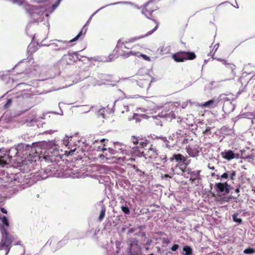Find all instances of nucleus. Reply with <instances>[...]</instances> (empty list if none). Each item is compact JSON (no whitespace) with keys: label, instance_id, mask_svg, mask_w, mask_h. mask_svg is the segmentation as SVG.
<instances>
[{"label":"nucleus","instance_id":"1","mask_svg":"<svg viewBox=\"0 0 255 255\" xmlns=\"http://www.w3.org/2000/svg\"><path fill=\"white\" fill-rule=\"evenodd\" d=\"M40 150V147L39 144H36V147L35 148H31V151L27 154V157L24 158V160H22L20 164L19 167L21 172L13 175L11 178V181L17 182L22 185L28 183L30 177L26 174L34 169L35 162L41 159L42 157L45 158L46 160H48L47 157L39 154Z\"/></svg>","mask_w":255,"mask_h":255},{"label":"nucleus","instance_id":"2","mask_svg":"<svg viewBox=\"0 0 255 255\" xmlns=\"http://www.w3.org/2000/svg\"><path fill=\"white\" fill-rule=\"evenodd\" d=\"M131 141L133 143V146L130 145L129 146L130 150L126 149L127 146L122 143L116 142L114 143V149L109 148V151L112 154L120 152L123 154L129 155L130 154L132 156L139 157L144 156L142 148L147 146L148 142L146 140L138 139L137 137L132 136L131 138Z\"/></svg>","mask_w":255,"mask_h":255},{"label":"nucleus","instance_id":"3","mask_svg":"<svg viewBox=\"0 0 255 255\" xmlns=\"http://www.w3.org/2000/svg\"><path fill=\"white\" fill-rule=\"evenodd\" d=\"M36 147V145L31 146L28 144L21 143L15 147H11L3 155L0 156V166L4 167L12 161L15 162L17 159L13 158L16 156L20 157L27 155L30 151H31V148H35Z\"/></svg>","mask_w":255,"mask_h":255},{"label":"nucleus","instance_id":"4","mask_svg":"<svg viewBox=\"0 0 255 255\" xmlns=\"http://www.w3.org/2000/svg\"><path fill=\"white\" fill-rule=\"evenodd\" d=\"M87 32V29L85 26L82 28L78 34L72 39L69 41L54 39L51 41V43L47 46L50 47L52 52L63 51L68 49L70 45L69 43L77 40L82 35L84 36Z\"/></svg>","mask_w":255,"mask_h":255},{"label":"nucleus","instance_id":"5","mask_svg":"<svg viewBox=\"0 0 255 255\" xmlns=\"http://www.w3.org/2000/svg\"><path fill=\"white\" fill-rule=\"evenodd\" d=\"M72 138V136L65 135L63 140V144H65V146H68V148L70 149L68 151L69 154H72L76 150H79L82 152L86 151V150L87 149V147L88 146V144L86 143L85 140L83 141L82 139L78 140L76 142V143H75V146L77 147H75L73 149L70 148V146L72 145V143L71 142Z\"/></svg>","mask_w":255,"mask_h":255},{"label":"nucleus","instance_id":"6","mask_svg":"<svg viewBox=\"0 0 255 255\" xmlns=\"http://www.w3.org/2000/svg\"><path fill=\"white\" fill-rule=\"evenodd\" d=\"M2 236L0 242V251L4 250L5 251V255H8L11 248V244L13 238L11 235L6 232L4 229H2Z\"/></svg>","mask_w":255,"mask_h":255},{"label":"nucleus","instance_id":"7","mask_svg":"<svg viewBox=\"0 0 255 255\" xmlns=\"http://www.w3.org/2000/svg\"><path fill=\"white\" fill-rule=\"evenodd\" d=\"M175 109V106L173 104H165L163 108V110L158 114L157 117L170 120L175 119L176 117L174 113Z\"/></svg>","mask_w":255,"mask_h":255},{"label":"nucleus","instance_id":"8","mask_svg":"<svg viewBox=\"0 0 255 255\" xmlns=\"http://www.w3.org/2000/svg\"><path fill=\"white\" fill-rule=\"evenodd\" d=\"M77 60H81V59L77 52H68L62 56L59 63L62 64L63 65H70Z\"/></svg>","mask_w":255,"mask_h":255},{"label":"nucleus","instance_id":"9","mask_svg":"<svg viewBox=\"0 0 255 255\" xmlns=\"http://www.w3.org/2000/svg\"><path fill=\"white\" fill-rule=\"evenodd\" d=\"M195 57V53L192 52H180L172 55L173 59L177 62H183L186 60H193Z\"/></svg>","mask_w":255,"mask_h":255},{"label":"nucleus","instance_id":"10","mask_svg":"<svg viewBox=\"0 0 255 255\" xmlns=\"http://www.w3.org/2000/svg\"><path fill=\"white\" fill-rule=\"evenodd\" d=\"M127 44H125V43L123 42V38L120 39L117 42L115 51H116V53L118 54L117 55H113V57L115 58L116 57V58H117L119 56L122 57L124 58V56L123 54L124 53H127L129 51L126 50V49H129V48L127 47Z\"/></svg>","mask_w":255,"mask_h":255},{"label":"nucleus","instance_id":"11","mask_svg":"<svg viewBox=\"0 0 255 255\" xmlns=\"http://www.w3.org/2000/svg\"><path fill=\"white\" fill-rule=\"evenodd\" d=\"M152 20L156 23V26H155V27L153 29H152V30L148 31L146 34H145L144 35L139 36H135V37H133L132 38L127 39L126 40H125L123 38V42L125 43V44H128V43H129L134 42L141 38H144L146 36H148V35H151L157 29L158 25H159V23L156 20L153 19Z\"/></svg>","mask_w":255,"mask_h":255},{"label":"nucleus","instance_id":"12","mask_svg":"<svg viewBox=\"0 0 255 255\" xmlns=\"http://www.w3.org/2000/svg\"><path fill=\"white\" fill-rule=\"evenodd\" d=\"M219 100L218 99H213L206 102L202 103L199 106L202 108L212 109L217 106Z\"/></svg>","mask_w":255,"mask_h":255},{"label":"nucleus","instance_id":"13","mask_svg":"<svg viewBox=\"0 0 255 255\" xmlns=\"http://www.w3.org/2000/svg\"><path fill=\"white\" fill-rule=\"evenodd\" d=\"M217 60L222 62L227 68L231 70L232 78H234L236 75L235 70L236 68V66L232 63H228L227 61L224 59L217 58Z\"/></svg>","mask_w":255,"mask_h":255},{"label":"nucleus","instance_id":"14","mask_svg":"<svg viewBox=\"0 0 255 255\" xmlns=\"http://www.w3.org/2000/svg\"><path fill=\"white\" fill-rule=\"evenodd\" d=\"M144 147H143L142 148V150H143V148H144ZM144 152V151H143ZM144 154V156H145V155L146 156H147L148 157L151 158V159H156V158H158V150L156 149V148L155 147H152V145H151L148 149L147 153L146 154ZM143 157V156H142Z\"/></svg>","mask_w":255,"mask_h":255},{"label":"nucleus","instance_id":"15","mask_svg":"<svg viewBox=\"0 0 255 255\" xmlns=\"http://www.w3.org/2000/svg\"><path fill=\"white\" fill-rule=\"evenodd\" d=\"M229 187V186L227 182L218 183L215 184V188L217 191L225 192L227 194L229 193L230 192Z\"/></svg>","mask_w":255,"mask_h":255},{"label":"nucleus","instance_id":"16","mask_svg":"<svg viewBox=\"0 0 255 255\" xmlns=\"http://www.w3.org/2000/svg\"><path fill=\"white\" fill-rule=\"evenodd\" d=\"M131 4L130 2H128V1H119V2H114V3H111V4H107L105 6H102L101 7V8H100L99 9H98L97 10H96L95 12H94L92 15L90 17V18H89L88 20L87 21V23H86V24L83 27V28L85 26V28H86L87 29V30H88V28L87 27H86V25L88 24V23H89V22L91 21V20L92 19L93 16L96 14L98 12H99L100 10L104 8L105 7L108 6H109V5H116V4Z\"/></svg>","mask_w":255,"mask_h":255},{"label":"nucleus","instance_id":"17","mask_svg":"<svg viewBox=\"0 0 255 255\" xmlns=\"http://www.w3.org/2000/svg\"><path fill=\"white\" fill-rule=\"evenodd\" d=\"M136 83L140 88L147 90L150 87L151 81L149 79H140L136 80Z\"/></svg>","mask_w":255,"mask_h":255},{"label":"nucleus","instance_id":"18","mask_svg":"<svg viewBox=\"0 0 255 255\" xmlns=\"http://www.w3.org/2000/svg\"><path fill=\"white\" fill-rule=\"evenodd\" d=\"M201 172V170H195L191 171V178L190 180H191L192 182H195L196 181H197V183L196 185H198L200 183V181L201 179L200 175V173Z\"/></svg>","mask_w":255,"mask_h":255},{"label":"nucleus","instance_id":"19","mask_svg":"<svg viewBox=\"0 0 255 255\" xmlns=\"http://www.w3.org/2000/svg\"><path fill=\"white\" fill-rule=\"evenodd\" d=\"M0 220L2 222V224H0V230L1 234H2V229H4L6 230V232H8L7 229L9 227V222L7 217L5 216H0Z\"/></svg>","mask_w":255,"mask_h":255},{"label":"nucleus","instance_id":"20","mask_svg":"<svg viewBox=\"0 0 255 255\" xmlns=\"http://www.w3.org/2000/svg\"><path fill=\"white\" fill-rule=\"evenodd\" d=\"M175 160L176 162L180 163L182 162L183 163H185L186 161V159L185 157L181 154H174L171 157L169 158V161L171 162Z\"/></svg>","mask_w":255,"mask_h":255},{"label":"nucleus","instance_id":"21","mask_svg":"<svg viewBox=\"0 0 255 255\" xmlns=\"http://www.w3.org/2000/svg\"><path fill=\"white\" fill-rule=\"evenodd\" d=\"M187 152L188 154L193 157L198 156L199 155V150L197 147H188L186 148Z\"/></svg>","mask_w":255,"mask_h":255},{"label":"nucleus","instance_id":"22","mask_svg":"<svg viewBox=\"0 0 255 255\" xmlns=\"http://www.w3.org/2000/svg\"><path fill=\"white\" fill-rule=\"evenodd\" d=\"M235 109V106L232 102L229 101L225 102L223 105V109L227 112L230 113L233 112Z\"/></svg>","mask_w":255,"mask_h":255},{"label":"nucleus","instance_id":"23","mask_svg":"<svg viewBox=\"0 0 255 255\" xmlns=\"http://www.w3.org/2000/svg\"><path fill=\"white\" fill-rule=\"evenodd\" d=\"M221 155L225 159L228 160H231L235 157L234 153L231 150L222 152Z\"/></svg>","mask_w":255,"mask_h":255},{"label":"nucleus","instance_id":"24","mask_svg":"<svg viewBox=\"0 0 255 255\" xmlns=\"http://www.w3.org/2000/svg\"><path fill=\"white\" fill-rule=\"evenodd\" d=\"M70 237V234L68 233L64 237V238L62 240H61L57 243L56 249H59L61 247L65 245L67 243L68 241L69 240Z\"/></svg>","mask_w":255,"mask_h":255},{"label":"nucleus","instance_id":"25","mask_svg":"<svg viewBox=\"0 0 255 255\" xmlns=\"http://www.w3.org/2000/svg\"><path fill=\"white\" fill-rule=\"evenodd\" d=\"M113 55H110L108 58H104L102 57H93V59L94 61H101V62H111L116 59V57H112Z\"/></svg>","mask_w":255,"mask_h":255},{"label":"nucleus","instance_id":"26","mask_svg":"<svg viewBox=\"0 0 255 255\" xmlns=\"http://www.w3.org/2000/svg\"><path fill=\"white\" fill-rule=\"evenodd\" d=\"M134 47H135V46L132 47L131 48V50L129 51L128 52V53H124V54H123V55L124 56V58H128L130 56H133L134 57H139V55H140V52H138V51H135V50H132Z\"/></svg>","mask_w":255,"mask_h":255},{"label":"nucleus","instance_id":"27","mask_svg":"<svg viewBox=\"0 0 255 255\" xmlns=\"http://www.w3.org/2000/svg\"><path fill=\"white\" fill-rule=\"evenodd\" d=\"M183 255H193L192 249L188 246H185L183 248Z\"/></svg>","mask_w":255,"mask_h":255},{"label":"nucleus","instance_id":"28","mask_svg":"<svg viewBox=\"0 0 255 255\" xmlns=\"http://www.w3.org/2000/svg\"><path fill=\"white\" fill-rule=\"evenodd\" d=\"M241 158L243 159H248L249 161L254 160L255 159V153H253L251 154L246 155H244V152L242 151Z\"/></svg>","mask_w":255,"mask_h":255},{"label":"nucleus","instance_id":"29","mask_svg":"<svg viewBox=\"0 0 255 255\" xmlns=\"http://www.w3.org/2000/svg\"><path fill=\"white\" fill-rule=\"evenodd\" d=\"M219 47V43H217L215 45L213 50L210 52L209 55L211 56L213 59L217 60V57H215L214 55Z\"/></svg>","mask_w":255,"mask_h":255},{"label":"nucleus","instance_id":"30","mask_svg":"<svg viewBox=\"0 0 255 255\" xmlns=\"http://www.w3.org/2000/svg\"><path fill=\"white\" fill-rule=\"evenodd\" d=\"M106 213V208L104 206H103L100 212V214L99 217V220L102 221L105 217Z\"/></svg>","mask_w":255,"mask_h":255},{"label":"nucleus","instance_id":"31","mask_svg":"<svg viewBox=\"0 0 255 255\" xmlns=\"http://www.w3.org/2000/svg\"><path fill=\"white\" fill-rule=\"evenodd\" d=\"M178 167V163H176L175 164H172L171 165V168L169 169V170L168 171V173L170 174H174L175 173V169Z\"/></svg>","mask_w":255,"mask_h":255},{"label":"nucleus","instance_id":"32","mask_svg":"<svg viewBox=\"0 0 255 255\" xmlns=\"http://www.w3.org/2000/svg\"><path fill=\"white\" fill-rule=\"evenodd\" d=\"M255 253V249L252 248H249L246 249L244 251V253L245 254H252Z\"/></svg>","mask_w":255,"mask_h":255},{"label":"nucleus","instance_id":"33","mask_svg":"<svg viewBox=\"0 0 255 255\" xmlns=\"http://www.w3.org/2000/svg\"><path fill=\"white\" fill-rule=\"evenodd\" d=\"M233 219L235 222H236L238 224H241L242 222V220L241 218H238V215L236 214L233 215Z\"/></svg>","mask_w":255,"mask_h":255},{"label":"nucleus","instance_id":"34","mask_svg":"<svg viewBox=\"0 0 255 255\" xmlns=\"http://www.w3.org/2000/svg\"><path fill=\"white\" fill-rule=\"evenodd\" d=\"M121 209H122V211L124 213H125L126 214H129L130 211H129V208L127 206H122L121 207Z\"/></svg>","mask_w":255,"mask_h":255},{"label":"nucleus","instance_id":"35","mask_svg":"<svg viewBox=\"0 0 255 255\" xmlns=\"http://www.w3.org/2000/svg\"><path fill=\"white\" fill-rule=\"evenodd\" d=\"M229 172V177L231 180H234L236 175V172L235 171H231Z\"/></svg>","mask_w":255,"mask_h":255},{"label":"nucleus","instance_id":"36","mask_svg":"<svg viewBox=\"0 0 255 255\" xmlns=\"http://www.w3.org/2000/svg\"><path fill=\"white\" fill-rule=\"evenodd\" d=\"M12 104V99H8L6 102V103L4 105L3 107L4 109H7L9 108Z\"/></svg>","mask_w":255,"mask_h":255},{"label":"nucleus","instance_id":"37","mask_svg":"<svg viewBox=\"0 0 255 255\" xmlns=\"http://www.w3.org/2000/svg\"><path fill=\"white\" fill-rule=\"evenodd\" d=\"M246 116L247 117V118L250 119H255V112L247 113L246 114Z\"/></svg>","mask_w":255,"mask_h":255},{"label":"nucleus","instance_id":"38","mask_svg":"<svg viewBox=\"0 0 255 255\" xmlns=\"http://www.w3.org/2000/svg\"><path fill=\"white\" fill-rule=\"evenodd\" d=\"M46 173V175L45 176L44 174H43L42 176V178L43 179H46L48 177H49V176H50L51 174L50 173V171H49V169H46V170H45L44 171V173Z\"/></svg>","mask_w":255,"mask_h":255},{"label":"nucleus","instance_id":"39","mask_svg":"<svg viewBox=\"0 0 255 255\" xmlns=\"http://www.w3.org/2000/svg\"><path fill=\"white\" fill-rule=\"evenodd\" d=\"M228 178H230L229 172H228V171L225 172L221 176V180L223 179H227Z\"/></svg>","mask_w":255,"mask_h":255},{"label":"nucleus","instance_id":"40","mask_svg":"<svg viewBox=\"0 0 255 255\" xmlns=\"http://www.w3.org/2000/svg\"><path fill=\"white\" fill-rule=\"evenodd\" d=\"M30 27H31V24H30V23H29L26 26V33L28 35H29V36L32 37V38L33 39L34 38L35 35H33L32 34L29 33V30L30 28Z\"/></svg>","mask_w":255,"mask_h":255},{"label":"nucleus","instance_id":"41","mask_svg":"<svg viewBox=\"0 0 255 255\" xmlns=\"http://www.w3.org/2000/svg\"><path fill=\"white\" fill-rule=\"evenodd\" d=\"M140 116L136 114H133V119L135 120L136 122H139L140 121Z\"/></svg>","mask_w":255,"mask_h":255},{"label":"nucleus","instance_id":"42","mask_svg":"<svg viewBox=\"0 0 255 255\" xmlns=\"http://www.w3.org/2000/svg\"><path fill=\"white\" fill-rule=\"evenodd\" d=\"M158 158L160 160L163 161L164 163L166 161L167 157L166 155H161Z\"/></svg>","mask_w":255,"mask_h":255},{"label":"nucleus","instance_id":"43","mask_svg":"<svg viewBox=\"0 0 255 255\" xmlns=\"http://www.w3.org/2000/svg\"><path fill=\"white\" fill-rule=\"evenodd\" d=\"M139 57H142V58L145 60H147V61L150 60V58L149 57H148L146 55L141 54L140 53Z\"/></svg>","mask_w":255,"mask_h":255},{"label":"nucleus","instance_id":"44","mask_svg":"<svg viewBox=\"0 0 255 255\" xmlns=\"http://www.w3.org/2000/svg\"><path fill=\"white\" fill-rule=\"evenodd\" d=\"M105 110V108L101 109L98 111L99 115L102 116L103 118H105V117H104V113Z\"/></svg>","mask_w":255,"mask_h":255},{"label":"nucleus","instance_id":"45","mask_svg":"<svg viewBox=\"0 0 255 255\" xmlns=\"http://www.w3.org/2000/svg\"><path fill=\"white\" fill-rule=\"evenodd\" d=\"M181 134H182L181 130H179L177 131H176L175 134H173V135L174 137H175V135H176V137L177 138H179L181 135Z\"/></svg>","mask_w":255,"mask_h":255},{"label":"nucleus","instance_id":"46","mask_svg":"<svg viewBox=\"0 0 255 255\" xmlns=\"http://www.w3.org/2000/svg\"><path fill=\"white\" fill-rule=\"evenodd\" d=\"M179 248V245L177 244H174L171 248V250L172 251H176Z\"/></svg>","mask_w":255,"mask_h":255},{"label":"nucleus","instance_id":"47","mask_svg":"<svg viewBox=\"0 0 255 255\" xmlns=\"http://www.w3.org/2000/svg\"><path fill=\"white\" fill-rule=\"evenodd\" d=\"M124 110L122 111V113H124L125 112H129L130 111V108L128 106H124Z\"/></svg>","mask_w":255,"mask_h":255},{"label":"nucleus","instance_id":"48","mask_svg":"<svg viewBox=\"0 0 255 255\" xmlns=\"http://www.w3.org/2000/svg\"><path fill=\"white\" fill-rule=\"evenodd\" d=\"M156 138L161 139L164 142H168V140L166 137L164 136H156Z\"/></svg>","mask_w":255,"mask_h":255},{"label":"nucleus","instance_id":"49","mask_svg":"<svg viewBox=\"0 0 255 255\" xmlns=\"http://www.w3.org/2000/svg\"><path fill=\"white\" fill-rule=\"evenodd\" d=\"M136 172L139 173L140 176H142L144 174V172L142 171L139 169H136Z\"/></svg>","mask_w":255,"mask_h":255},{"label":"nucleus","instance_id":"50","mask_svg":"<svg viewBox=\"0 0 255 255\" xmlns=\"http://www.w3.org/2000/svg\"><path fill=\"white\" fill-rule=\"evenodd\" d=\"M122 159L124 160V161H133V160H134V159L132 158H127L126 157H122Z\"/></svg>","mask_w":255,"mask_h":255},{"label":"nucleus","instance_id":"51","mask_svg":"<svg viewBox=\"0 0 255 255\" xmlns=\"http://www.w3.org/2000/svg\"><path fill=\"white\" fill-rule=\"evenodd\" d=\"M52 240L51 239H49L48 240V241L47 242V243H46L45 246H47V245L50 246L52 244Z\"/></svg>","mask_w":255,"mask_h":255},{"label":"nucleus","instance_id":"52","mask_svg":"<svg viewBox=\"0 0 255 255\" xmlns=\"http://www.w3.org/2000/svg\"><path fill=\"white\" fill-rule=\"evenodd\" d=\"M135 231V229L134 228L130 229L128 231V234H131V233H133Z\"/></svg>","mask_w":255,"mask_h":255},{"label":"nucleus","instance_id":"53","mask_svg":"<svg viewBox=\"0 0 255 255\" xmlns=\"http://www.w3.org/2000/svg\"><path fill=\"white\" fill-rule=\"evenodd\" d=\"M188 102H190V101H187L186 103H184L182 105V108H185L187 105Z\"/></svg>","mask_w":255,"mask_h":255},{"label":"nucleus","instance_id":"54","mask_svg":"<svg viewBox=\"0 0 255 255\" xmlns=\"http://www.w3.org/2000/svg\"><path fill=\"white\" fill-rule=\"evenodd\" d=\"M210 130V128L207 127L206 129L203 131L204 133H207Z\"/></svg>","mask_w":255,"mask_h":255},{"label":"nucleus","instance_id":"55","mask_svg":"<svg viewBox=\"0 0 255 255\" xmlns=\"http://www.w3.org/2000/svg\"><path fill=\"white\" fill-rule=\"evenodd\" d=\"M0 210H1V212L4 214H7V213L6 210L4 208H1Z\"/></svg>","mask_w":255,"mask_h":255},{"label":"nucleus","instance_id":"56","mask_svg":"<svg viewBox=\"0 0 255 255\" xmlns=\"http://www.w3.org/2000/svg\"><path fill=\"white\" fill-rule=\"evenodd\" d=\"M163 179H167V178H171V176H170L168 174H165L162 177Z\"/></svg>","mask_w":255,"mask_h":255},{"label":"nucleus","instance_id":"57","mask_svg":"<svg viewBox=\"0 0 255 255\" xmlns=\"http://www.w3.org/2000/svg\"><path fill=\"white\" fill-rule=\"evenodd\" d=\"M208 168H209L210 169H211V170H215V167H214V166H211L210 163H209V164H208Z\"/></svg>","mask_w":255,"mask_h":255},{"label":"nucleus","instance_id":"58","mask_svg":"<svg viewBox=\"0 0 255 255\" xmlns=\"http://www.w3.org/2000/svg\"><path fill=\"white\" fill-rule=\"evenodd\" d=\"M188 139L187 138H184L183 141H182V143H186L187 142Z\"/></svg>","mask_w":255,"mask_h":255},{"label":"nucleus","instance_id":"59","mask_svg":"<svg viewBox=\"0 0 255 255\" xmlns=\"http://www.w3.org/2000/svg\"><path fill=\"white\" fill-rule=\"evenodd\" d=\"M133 120V115H132V116H128V120L129 121H131V120Z\"/></svg>","mask_w":255,"mask_h":255},{"label":"nucleus","instance_id":"60","mask_svg":"<svg viewBox=\"0 0 255 255\" xmlns=\"http://www.w3.org/2000/svg\"><path fill=\"white\" fill-rule=\"evenodd\" d=\"M21 95H18L17 96H13V97L12 98L13 99H14V98H21Z\"/></svg>","mask_w":255,"mask_h":255},{"label":"nucleus","instance_id":"61","mask_svg":"<svg viewBox=\"0 0 255 255\" xmlns=\"http://www.w3.org/2000/svg\"><path fill=\"white\" fill-rule=\"evenodd\" d=\"M235 191L236 193L238 194L240 192V189L239 188H236L235 190Z\"/></svg>","mask_w":255,"mask_h":255},{"label":"nucleus","instance_id":"62","mask_svg":"<svg viewBox=\"0 0 255 255\" xmlns=\"http://www.w3.org/2000/svg\"><path fill=\"white\" fill-rule=\"evenodd\" d=\"M211 175L213 177V176H215L216 175V174L214 172H212L211 173Z\"/></svg>","mask_w":255,"mask_h":255},{"label":"nucleus","instance_id":"63","mask_svg":"<svg viewBox=\"0 0 255 255\" xmlns=\"http://www.w3.org/2000/svg\"><path fill=\"white\" fill-rule=\"evenodd\" d=\"M166 146L168 148H170L171 146L169 144L166 143Z\"/></svg>","mask_w":255,"mask_h":255},{"label":"nucleus","instance_id":"64","mask_svg":"<svg viewBox=\"0 0 255 255\" xmlns=\"http://www.w3.org/2000/svg\"><path fill=\"white\" fill-rule=\"evenodd\" d=\"M187 171H188V173L190 174L191 171H192L191 170L189 169H188Z\"/></svg>","mask_w":255,"mask_h":255}]
</instances>
